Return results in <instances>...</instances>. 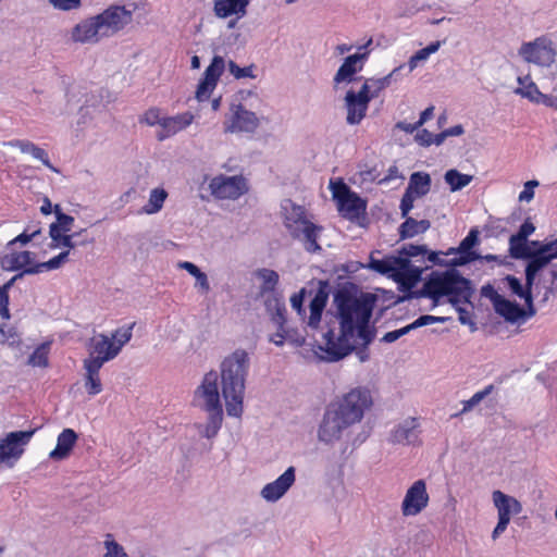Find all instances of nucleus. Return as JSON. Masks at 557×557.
<instances>
[{"label":"nucleus","mask_w":557,"mask_h":557,"mask_svg":"<svg viewBox=\"0 0 557 557\" xmlns=\"http://www.w3.org/2000/svg\"><path fill=\"white\" fill-rule=\"evenodd\" d=\"M333 302L336 306V319L339 320V334L336 336L333 329H329L323 337L325 341V359L330 362L338 361L348 356L354 349L355 333L368 346L374 338V331L370 330L369 322L373 311V299L358 298L347 289H338L334 294Z\"/></svg>","instance_id":"1"},{"label":"nucleus","mask_w":557,"mask_h":557,"mask_svg":"<svg viewBox=\"0 0 557 557\" xmlns=\"http://www.w3.org/2000/svg\"><path fill=\"white\" fill-rule=\"evenodd\" d=\"M372 404L367 387L351 388L326 408L318 429L319 441L327 445L339 441L346 429L361 422Z\"/></svg>","instance_id":"2"},{"label":"nucleus","mask_w":557,"mask_h":557,"mask_svg":"<svg viewBox=\"0 0 557 557\" xmlns=\"http://www.w3.org/2000/svg\"><path fill=\"white\" fill-rule=\"evenodd\" d=\"M250 369L249 354L236 349L220 363L221 389L225 400L226 413L240 418L244 412L246 380Z\"/></svg>","instance_id":"3"},{"label":"nucleus","mask_w":557,"mask_h":557,"mask_svg":"<svg viewBox=\"0 0 557 557\" xmlns=\"http://www.w3.org/2000/svg\"><path fill=\"white\" fill-rule=\"evenodd\" d=\"M133 20L132 11L124 5H110L101 13L85 18L71 32V39L78 44H97L103 37H111Z\"/></svg>","instance_id":"4"},{"label":"nucleus","mask_w":557,"mask_h":557,"mask_svg":"<svg viewBox=\"0 0 557 557\" xmlns=\"http://www.w3.org/2000/svg\"><path fill=\"white\" fill-rule=\"evenodd\" d=\"M219 374L211 370L207 372L200 385L194 392L193 405L208 413L205 424H196V429L202 437L214 438L223 422V407L219 392Z\"/></svg>","instance_id":"5"},{"label":"nucleus","mask_w":557,"mask_h":557,"mask_svg":"<svg viewBox=\"0 0 557 557\" xmlns=\"http://www.w3.org/2000/svg\"><path fill=\"white\" fill-rule=\"evenodd\" d=\"M474 293L472 283L463 277L455 267L445 272H433L423 285L420 295L434 301V306L443 296L448 297L453 306L470 304Z\"/></svg>","instance_id":"6"},{"label":"nucleus","mask_w":557,"mask_h":557,"mask_svg":"<svg viewBox=\"0 0 557 557\" xmlns=\"http://www.w3.org/2000/svg\"><path fill=\"white\" fill-rule=\"evenodd\" d=\"M283 210L285 216L284 225L290 236L300 240L308 252L320 251L321 246L318 244V233L322 228L307 219L306 209L290 200H286L283 205Z\"/></svg>","instance_id":"7"},{"label":"nucleus","mask_w":557,"mask_h":557,"mask_svg":"<svg viewBox=\"0 0 557 557\" xmlns=\"http://www.w3.org/2000/svg\"><path fill=\"white\" fill-rule=\"evenodd\" d=\"M330 189L343 218L354 221L366 212L367 201L352 191L342 180L331 181Z\"/></svg>","instance_id":"8"},{"label":"nucleus","mask_w":557,"mask_h":557,"mask_svg":"<svg viewBox=\"0 0 557 557\" xmlns=\"http://www.w3.org/2000/svg\"><path fill=\"white\" fill-rule=\"evenodd\" d=\"M35 430L10 432L0 440V461L4 467L13 468L25 451Z\"/></svg>","instance_id":"9"},{"label":"nucleus","mask_w":557,"mask_h":557,"mask_svg":"<svg viewBox=\"0 0 557 557\" xmlns=\"http://www.w3.org/2000/svg\"><path fill=\"white\" fill-rule=\"evenodd\" d=\"M518 54L527 63L548 67L555 61L556 51L552 40L545 36H541L533 41L523 42L519 48Z\"/></svg>","instance_id":"10"},{"label":"nucleus","mask_w":557,"mask_h":557,"mask_svg":"<svg viewBox=\"0 0 557 557\" xmlns=\"http://www.w3.org/2000/svg\"><path fill=\"white\" fill-rule=\"evenodd\" d=\"M492 499L498 515V522L492 532V539L495 541L506 531L511 516L522 511V504L498 490L493 492Z\"/></svg>","instance_id":"11"},{"label":"nucleus","mask_w":557,"mask_h":557,"mask_svg":"<svg viewBox=\"0 0 557 557\" xmlns=\"http://www.w3.org/2000/svg\"><path fill=\"white\" fill-rule=\"evenodd\" d=\"M211 195L218 199H237L247 191L243 176L218 175L209 183Z\"/></svg>","instance_id":"12"},{"label":"nucleus","mask_w":557,"mask_h":557,"mask_svg":"<svg viewBox=\"0 0 557 557\" xmlns=\"http://www.w3.org/2000/svg\"><path fill=\"white\" fill-rule=\"evenodd\" d=\"M429 494L424 480H417L407 490L401 503V512L405 517L419 515L428 507Z\"/></svg>","instance_id":"13"},{"label":"nucleus","mask_w":557,"mask_h":557,"mask_svg":"<svg viewBox=\"0 0 557 557\" xmlns=\"http://www.w3.org/2000/svg\"><path fill=\"white\" fill-rule=\"evenodd\" d=\"M296 482L295 467H288L276 480L267 483L260 491V496L268 503H276L289 491Z\"/></svg>","instance_id":"14"},{"label":"nucleus","mask_w":557,"mask_h":557,"mask_svg":"<svg viewBox=\"0 0 557 557\" xmlns=\"http://www.w3.org/2000/svg\"><path fill=\"white\" fill-rule=\"evenodd\" d=\"M224 69V59L220 55H214L211 63L203 73V78L197 86L196 98L198 101H205L210 97L211 92L216 86L219 78L223 74Z\"/></svg>","instance_id":"15"},{"label":"nucleus","mask_w":557,"mask_h":557,"mask_svg":"<svg viewBox=\"0 0 557 557\" xmlns=\"http://www.w3.org/2000/svg\"><path fill=\"white\" fill-rule=\"evenodd\" d=\"M370 101L371 100L366 95V88H360L358 92L348 90L345 96L347 124L358 125L364 119Z\"/></svg>","instance_id":"16"},{"label":"nucleus","mask_w":557,"mask_h":557,"mask_svg":"<svg viewBox=\"0 0 557 557\" xmlns=\"http://www.w3.org/2000/svg\"><path fill=\"white\" fill-rule=\"evenodd\" d=\"M479 243V231L472 228L468 235L460 242L457 248H450L447 255L456 253L458 257L453 258L449 261L450 267L466 265L480 258V255L472 250V248Z\"/></svg>","instance_id":"17"},{"label":"nucleus","mask_w":557,"mask_h":557,"mask_svg":"<svg viewBox=\"0 0 557 557\" xmlns=\"http://www.w3.org/2000/svg\"><path fill=\"white\" fill-rule=\"evenodd\" d=\"M260 125V119L255 112L247 110L243 104L235 107L231 123L225 127L230 133H255Z\"/></svg>","instance_id":"18"},{"label":"nucleus","mask_w":557,"mask_h":557,"mask_svg":"<svg viewBox=\"0 0 557 557\" xmlns=\"http://www.w3.org/2000/svg\"><path fill=\"white\" fill-rule=\"evenodd\" d=\"M318 289L309 304L310 315L308 326L315 330L319 327L323 310L326 306L330 295V284L326 281H319Z\"/></svg>","instance_id":"19"},{"label":"nucleus","mask_w":557,"mask_h":557,"mask_svg":"<svg viewBox=\"0 0 557 557\" xmlns=\"http://www.w3.org/2000/svg\"><path fill=\"white\" fill-rule=\"evenodd\" d=\"M419 422L416 418H408L391 432L389 442L393 444L414 445L419 442Z\"/></svg>","instance_id":"20"},{"label":"nucleus","mask_w":557,"mask_h":557,"mask_svg":"<svg viewBox=\"0 0 557 557\" xmlns=\"http://www.w3.org/2000/svg\"><path fill=\"white\" fill-rule=\"evenodd\" d=\"M422 270L411 264L410 260L400 257L394 281L397 282L401 290H410L420 280Z\"/></svg>","instance_id":"21"},{"label":"nucleus","mask_w":557,"mask_h":557,"mask_svg":"<svg viewBox=\"0 0 557 557\" xmlns=\"http://www.w3.org/2000/svg\"><path fill=\"white\" fill-rule=\"evenodd\" d=\"M368 54V52H363L348 55L337 70L334 76V83H350L354 79V75L362 70L363 62L367 60Z\"/></svg>","instance_id":"22"},{"label":"nucleus","mask_w":557,"mask_h":557,"mask_svg":"<svg viewBox=\"0 0 557 557\" xmlns=\"http://www.w3.org/2000/svg\"><path fill=\"white\" fill-rule=\"evenodd\" d=\"M89 355L99 357L104 361L114 359L119 354V347L106 334H98L94 336L88 345Z\"/></svg>","instance_id":"23"},{"label":"nucleus","mask_w":557,"mask_h":557,"mask_svg":"<svg viewBox=\"0 0 557 557\" xmlns=\"http://www.w3.org/2000/svg\"><path fill=\"white\" fill-rule=\"evenodd\" d=\"M194 115L190 112H184L175 116L164 117L162 120V127L157 134L158 140L162 141L180 131L186 128L193 123Z\"/></svg>","instance_id":"24"},{"label":"nucleus","mask_w":557,"mask_h":557,"mask_svg":"<svg viewBox=\"0 0 557 557\" xmlns=\"http://www.w3.org/2000/svg\"><path fill=\"white\" fill-rule=\"evenodd\" d=\"M76 441V432L72 429H64L58 436L55 448L49 454L50 459L63 460L67 458Z\"/></svg>","instance_id":"25"},{"label":"nucleus","mask_w":557,"mask_h":557,"mask_svg":"<svg viewBox=\"0 0 557 557\" xmlns=\"http://www.w3.org/2000/svg\"><path fill=\"white\" fill-rule=\"evenodd\" d=\"M5 145L18 148L23 153H29L34 159L41 161V163L52 171H57L50 162L49 156L46 150L36 146L29 140L13 139Z\"/></svg>","instance_id":"26"},{"label":"nucleus","mask_w":557,"mask_h":557,"mask_svg":"<svg viewBox=\"0 0 557 557\" xmlns=\"http://www.w3.org/2000/svg\"><path fill=\"white\" fill-rule=\"evenodd\" d=\"M404 69V65L395 67L389 74L381 78H368L361 88H366V95L370 100L376 98L380 92L387 88L398 73Z\"/></svg>","instance_id":"27"},{"label":"nucleus","mask_w":557,"mask_h":557,"mask_svg":"<svg viewBox=\"0 0 557 557\" xmlns=\"http://www.w3.org/2000/svg\"><path fill=\"white\" fill-rule=\"evenodd\" d=\"M400 256H386L383 259H376L374 252L370 255L368 269L377 272L382 275L394 278L397 265L399 263Z\"/></svg>","instance_id":"28"},{"label":"nucleus","mask_w":557,"mask_h":557,"mask_svg":"<svg viewBox=\"0 0 557 557\" xmlns=\"http://www.w3.org/2000/svg\"><path fill=\"white\" fill-rule=\"evenodd\" d=\"M2 267L10 271L25 270L33 267L34 253L30 251L11 252L5 255L1 260Z\"/></svg>","instance_id":"29"},{"label":"nucleus","mask_w":557,"mask_h":557,"mask_svg":"<svg viewBox=\"0 0 557 557\" xmlns=\"http://www.w3.org/2000/svg\"><path fill=\"white\" fill-rule=\"evenodd\" d=\"M494 311L505 319L506 322L515 324L521 320L522 307L504 296L493 306Z\"/></svg>","instance_id":"30"},{"label":"nucleus","mask_w":557,"mask_h":557,"mask_svg":"<svg viewBox=\"0 0 557 557\" xmlns=\"http://www.w3.org/2000/svg\"><path fill=\"white\" fill-rule=\"evenodd\" d=\"M431 189V176L425 172H413L409 177L406 193L416 198H421L429 194Z\"/></svg>","instance_id":"31"},{"label":"nucleus","mask_w":557,"mask_h":557,"mask_svg":"<svg viewBox=\"0 0 557 557\" xmlns=\"http://www.w3.org/2000/svg\"><path fill=\"white\" fill-rule=\"evenodd\" d=\"M249 0H215L214 13L216 16L225 18L233 14H245Z\"/></svg>","instance_id":"32"},{"label":"nucleus","mask_w":557,"mask_h":557,"mask_svg":"<svg viewBox=\"0 0 557 557\" xmlns=\"http://www.w3.org/2000/svg\"><path fill=\"white\" fill-rule=\"evenodd\" d=\"M431 227V222L426 219L416 220L407 218L398 228L400 239L412 238L419 234L425 233Z\"/></svg>","instance_id":"33"},{"label":"nucleus","mask_w":557,"mask_h":557,"mask_svg":"<svg viewBox=\"0 0 557 557\" xmlns=\"http://www.w3.org/2000/svg\"><path fill=\"white\" fill-rule=\"evenodd\" d=\"M69 255H70L69 250L62 251L58 256L51 258L50 260H48L46 262H39V263L34 264L33 267L26 268L24 270V273L38 274L44 271L57 270L60 267H62V264H64L66 262Z\"/></svg>","instance_id":"34"},{"label":"nucleus","mask_w":557,"mask_h":557,"mask_svg":"<svg viewBox=\"0 0 557 557\" xmlns=\"http://www.w3.org/2000/svg\"><path fill=\"white\" fill-rule=\"evenodd\" d=\"M525 260L528 261L525 267H528L529 269L533 270L536 273L542 271L546 265H548L553 261L552 256L548 253L544 246H541L540 249H532V251L529 253V257Z\"/></svg>","instance_id":"35"},{"label":"nucleus","mask_w":557,"mask_h":557,"mask_svg":"<svg viewBox=\"0 0 557 557\" xmlns=\"http://www.w3.org/2000/svg\"><path fill=\"white\" fill-rule=\"evenodd\" d=\"M256 277L262 281L260 286V294L267 295L273 293L278 284L280 276L276 271L262 268L255 272Z\"/></svg>","instance_id":"36"},{"label":"nucleus","mask_w":557,"mask_h":557,"mask_svg":"<svg viewBox=\"0 0 557 557\" xmlns=\"http://www.w3.org/2000/svg\"><path fill=\"white\" fill-rule=\"evenodd\" d=\"M444 180L449 185L450 191L455 193L469 185L472 182L473 176L462 174L456 169H450L446 171Z\"/></svg>","instance_id":"37"},{"label":"nucleus","mask_w":557,"mask_h":557,"mask_svg":"<svg viewBox=\"0 0 557 557\" xmlns=\"http://www.w3.org/2000/svg\"><path fill=\"white\" fill-rule=\"evenodd\" d=\"M168 197V193L163 188H154L150 191L147 205L141 208V212L146 214L158 213Z\"/></svg>","instance_id":"38"},{"label":"nucleus","mask_w":557,"mask_h":557,"mask_svg":"<svg viewBox=\"0 0 557 557\" xmlns=\"http://www.w3.org/2000/svg\"><path fill=\"white\" fill-rule=\"evenodd\" d=\"M532 251L529 240L511 235L509 238V255L516 260H525Z\"/></svg>","instance_id":"39"},{"label":"nucleus","mask_w":557,"mask_h":557,"mask_svg":"<svg viewBox=\"0 0 557 557\" xmlns=\"http://www.w3.org/2000/svg\"><path fill=\"white\" fill-rule=\"evenodd\" d=\"M50 350V343L46 342L40 344L29 356L28 364L33 367L46 368L49 364L48 355Z\"/></svg>","instance_id":"40"},{"label":"nucleus","mask_w":557,"mask_h":557,"mask_svg":"<svg viewBox=\"0 0 557 557\" xmlns=\"http://www.w3.org/2000/svg\"><path fill=\"white\" fill-rule=\"evenodd\" d=\"M271 321L276 326V332H288L286 329V307L284 302L277 299L274 309L271 311Z\"/></svg>","instance_id":"41"},{"label":"nucleus","mask_w":557,"mask_h":557,"mask_svg":"<svg viewBox=\"0 0 557 557\" xmlns=\"http://www.w3.org/2000/svg\"><path fill=\"white\" fill-rule=\"evenodd\" d=\"M134 326L135 323L122 326L115 330L111 334V336H109L111 341L114 343V346L119 347V351H121L123 346L126 345L132 339Z\"/></svg>","instance_id":"42"},{"label":"nucleus","mask_w":557,"mask_h":557,"mask_svg":"<svg viewBox=\"0 0 557 557\" xmlns=\"http://www.w3.org/2000/svg\"><path fill=\"white\" fill-rule=\"evenodd\" d=\"M103 545L106 553L102 557H129L124 547L114 541L111 534H107Z\"/></svg>","instance_id":"43"},{"label":"nucleus","mask_w":557,"mask_h":557,"mask_svg":"<svg viewBox=\"0 0 557 557\" xmlns=\"http://www.w3.org/2000/svg\"><path fill=\"white\" fill-rule=\"evenodd\" d=\"M518 83L522 87L517 88L515 91L516 94H519V95L527 97L531 100H534L535 96L540 95V91H539L536 85L530 81L529 76L518 77Z\"/></svg>","instance_id":"44"},{"label":"nucleus","mask_w":557,"mask_h":557,"mask_svg":"<svg viewBox=\"0 0 557 557\" xmlns=\"http://www.w3.org/2000/svg\"><path fill=\"white\" fill-rule=\"evenodd\" d=\"M504 281L507 283V286L510 289V292L521 299H524L525 297H528V295L532 294L529 293L528 289H525L524 285L521 283V281L513 275H506Z\"/></svg>","instance_id":"45"},{"label":"nucleus","mask_w":557,"mask_h":557,"mask_svg":"<svg viewBox=\"0 0 557 557\" xmlns=\"http://www.w3.org/2000/svg\"><path fill=\"white\" fill-rule=\"evenodd\" d=\"M428 253V247L425 245H413L406 244L398 250V256L403 258H414L418 256H424Z\"/></svg>","instance_id":"46"},{"label":"nucleus","mask_w":557,"mask_h":557,"mask_svg":"<svg viewBox=\"0 0 557 557\" xmlns=\"http://www.w3.org/2000/svg\"><path fill=\"white\" fill-rule=\"evenodd\" d=\"M448 320H449V318H447V317H434V315L424 314V315H420L418 319H416L412 323H410L408 325H409L410 330L413 331L419 327L430 325L433 323H445Z\"/></svg>","instance_id":"47"},{"label":"nucleus","mask_w":557,"mask_h":557,"mask_svg":"<svg viewBox=\"0 0 557 557\" xmlns=\"http://www.w3.org/2000/svg\"><path fill=\"white\" fill-rule=\"evenodd\" d=\"M54 213L57 219L55 223L63 231V233L71 232L74 218L63 213L59 205L54 206Z\"/></svg>","instance_id":"48"},{"label":"nucleus","mask_w":557,"mask_h":557,"mask_svg":"<svg viewBox=\"0 0 557 557\" xmlns=\"http://www.w3.org/2000/svg\"><path fill=\"white\" fill-rule=\"evenodd\" d=\"M253 69L255 65L240 67L232 60L228 62V71L237 79L246 77L255 78Z\"/></svg>","instance_id":"49"},{"label":"nucleus","mask_w":557,"mask_h":557,"mask_svg":"<svg viewBox=\"0 0 557 557\" xmlns=\"http://www.w3.org/2000/svg\"><path fill=\"white\" fill-rule=\"evenodd\" d=\"M40 233V228L30 230V227H27L22 234L10 240L7 247L11 248L15 244L26 245L32 239L36 238Z\"/></svg>","instance_id":"50"},{"label":"nucleus","mask_w":557,"mask_h":557,"mask_svg":"<svg viewBox=\"0 0 557 557\" xmlns=\"http://www.w3.org/2000/svg\"><path fill=\"white\" fill-rule=\"evenodd\" d=\"M493 389V385L486 386L483 391L476 392L470 399L463 403L462 412L471 410L479 405Z\"/></svg>","instance_id":"51"},{"label":"nucleus","mask_w":557,"mask_h":557,"mask_svg":"<svg viewBox=\"0 0 557 557\" xmlns=\"http://www.w3.org/2000/svg\"><path fill=\"white\" fill-rule=\"evenodd\" d=\"M107 361L100 359L99 357L91 356L84 360V369L86 370V374L90 375H99V371L102 366Z\"/></svg>","instance_id":"52"},{"label":"nucleus","mask_w":557,"mask_h":557,"mask_svg":"<svg viewBox=\"0 0 557 557\" xmlns=\"http://www.w3.org/2000/svg\"><path fill=\"white\" fill-rule=\"evenodd\" d=\"M81 234L79 233H74V234H67V233H64L60 238H59V242H55L54 244H51L50 247L51 248H57V247H65L67 248V250L70 251L71 249H74L77 245L79 244H84L83 242L82 243H77L74 240V237L75 236H78Z\"/></svg>","instance_id":"53"},{"label":"nucleus","mask_w":557,"mask_h":557,"mask_svg":"<svg viewBox=\"0 0 557 557\" xmlns=\"http://www.w3.org/2000/svg\"><path fill=\"white\" fill-rule=\"evenodd\" d=\"M85 387L89 395H98L102 391V384L99 375L86 374Z\"/></svg>","instance_id":"54"},{"label":"nucleus","mask_w":557,"mask_h":557,"mask_svg":"<svg viewBox=\"0 0 557 557\" xmlns=\"http://www.w3.org/2000/svg\"><path fill=\"white\" fill-rule=\"evenodd\" d=\"M0 339L13 345L20 341V337L13 326L2 324L0 325Z\"/></svg>","instance_id":"55"},{"label":"nucleus","mask_w":557,"mask_h":557,"mask_svg":"<svg viewBox=\"0 0 557 557\" xmlns=\"http://www.w3.org/2000/svg\"><path fill=\"white\" fill-rule=\"evenodd\" d=\"M163 119L164 116H161L160 110L157 108H152L145 113L143 121L150 126L159 125L160 127H162Z\"/></svg>","instance_id":"56"},{"label":"nucleus","mask_w":557,"mask_h":557,"mask_svg":"<svg viewBox=\"0 0 557 557\" xmlns=\"http://www.w3.org/2000/svg\"><path fill=\"white\" fill-rule=\"evenodd\" d=\"M417 198L411 196L409 193H404L403 197H401V200H400V206H399V209H400V213H401V218H404L405 220L408 216L409 212L412 210L413 208V202Z\"/></svg>","instance_id":"57"},{"label":"nucleus","mask_w":557,"mask_h":557,"mask_svg":"<svg viewBox=\"0 0 557 557\" xmlns=\"http://www.w3.org/2000/svg\"><path fill=\"white\" fill-rule=\"evenodd\" d=\"M458 312V320L463 325H469L471 332H475L478 330L475 322L471 319L470 312L462 307L454 306Z\"/></svg>","instance_id":"58"},{"label":"nucleus","mask_w":557,"mask_h":557,"mask_svg":"<svg viewBox=\"0 0 557 557\" xmlns=\"http://www.w3.org/2000/svg\"><path fill=\"white\" fill-rule=\"evenodd\" d=\"M539 186V182L535 180L528 181L524 184L523 190L519 194V200L529 202L534 197V188Z\"/></svg>","instance_id":"59"},{"label":"nucleus","mask_w":557,"mask_h":557,"mask_svg":"<svg viewBox=\"0 0 557 557\" xmlns=\"http://www.w3.org/2000/svg\"><path fill=\"white\" fill-rule=\"evenodd\" d=\"M411 330L409 327V325H406L401 329H398V330H394V331H391V332H387L383 337H382V342L384 343H394L396 342L397 339H399L400 337H403L404 335H407L408 333H410Z\"/></svg>","instance_id":"60"},{"label":"nucleus","mask_w":557,"mask_h":557,"mask_svg":"<svg viewBox=\"0 0 557 557\" xmlns=\"http://www.w3.org/2000/svg\"><path fill=\"white\" fill-rule=\"evenodd\" d=\"M53 8L62 11L76 9L81 4V0H48Z\"/></svg>","instance_id":"61"},{"label":"nucleus","mask_w":557,"mask_h":557,"mask_svg":"<svg viewBox=\"0 0 557 557\" xmlns=\"http://www.w3.org/2000/svg\"><path fill=\"white\" fill-rule=\"evenodd\" d=\"M525 307H522V313H521V320L525 321L527 319H530L536 314V309L533 304V295H528L524 299Z\"/></svg>","instance_id":"62"},{"label":"nucleus","mask_w":557,"mask_h":557,"mask_svg":"<svg viewBox=\"0 0 557 557\" xmlns=\"http://www.w3.org/2000/svg\"><path fill=\"white\" fill-rule=\"evenodd\" d=\"M195 287L202 294H207L210 290V283L205 272L200 271L196 275Z\"/></svg>","instance_id":"63"},{"label":"nucleus","mask_w":557,"mask_h":557,"mask_svg":"<svg viewBox=\"0 0 557 557\" xmlns=\"http://www.w3.org/2000/svg\"><path fill=\"white\" fill-rule=\"evenodd\" d=\"M549 274L552 276V282H550V286L547 287V289H546L544 300L548 299L549 294L557 293V263L552 264Z\"/></svg>","instance_id":"64"}]
</instances>
